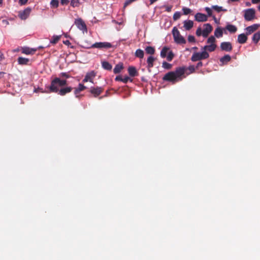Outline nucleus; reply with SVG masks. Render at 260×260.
<instances>
[{
  "instance_id": "obj_34",
  "label": "nucleus",
  "mask_w": 260,
  "mask_h": 260,
  "mask_svg": "<svg viewBox=\"0 0 260 260\" xmlns=\"http://www.w3.org/2000/svg\"><path fill=\"white\" fill-rule=\"evenodd\" d=\"M146 52L150 55H153L155 53V49L154 47L151 46H147L145 48Z\"/></svg>"
},
{
  "instance_id": "obj_58",
  "label": "nucleus",
  "mask_w": 260,
  "mask_h": 260,
  "mask_svg": "<svg viewBox=\"0 0 260 260\" xmlns=\"http://www.w3.org/2000/svg\"><path fill=\"white\" fill-rule=\"evenodd\" d=\"M230 1L231 2H234L238 1L239 0H230Z\"/></svg>"
},
{
  "instance_id": "obj_35",
  "label": "nucleus",
  "mask_w": 260,
  "mask_h": 260,
  "mask_svg": "<svg viewBox=\"0 0 260 260\" xmlns=\"http://www.w3.org/2000/svg\"><path fill=\"white\" fill-rule=\"evenodd\" d=\"M80 5L79 0H71V6L73 7H78Z\"/></svg>"
},
{
  "instance_id": "obj_20",
  "label": "nucleus",
  "mask_w": 260,
  "mask_h": 260,
  "mask_svg": "<svg viewBox=\"0 0 260 260\" xmlns=\"http://www.w3.org/2000/svg\"><path fill=\"white\" fill-rule=\"evenodd\" d=\"M246 34H241L238 36V42L240 44H244L247 40V37Z\"/></svg>"
},
{
  "instance_id": "obj_14",
  "label": "nucleus",
  "mask_w": 260,
  "mask_h": 260,
  "mask_svg": "<svg viewBox=\"0 0 260 260\" xmlns=\"http://www.w3.org/2000/svg\"><path fill=\"white\" fill-rule=\"evenodd\" d=\"M259 25L258 24H254L252 25L249 26L246 28V34L247 35H249L252 32L256 30L259 27Z\"/></svg>"
},
{
  "instance_id": "obj_32",
  "label": "nucleus",
  "mask_w": 260,
  "mask_h": 260,
  "mask_svg": "<svg viewBox=\"0 0 260 260\" xmlns=\"http://www.w3.org/2000/svg\"><path fill=\"white\" fill-rule=\"evenodd\" d=\"M211 8L218 13L221 11L226 12L227 11L226 9H223L222 7L217 5H213Z\"/></svg>"
},
{
  "instance_id": "obj_39",
  "label": "nucleus",
  "mask_w": 260,
  "mask_h": 260,
  "mask_svg": "<svg viewBox=\"0 0 260 260\" xmlns=\"http://www.w3.org/2000/svg\"><path fill=\"white\" fill-rule=\"evenodd\" d=\"M181 13L180 12H176L173 15V19L176 21L180 18Z\"/></svg>"
},
{
  "instance_id": "obj_7",
  "label": "nucleus",
  "mask_w": 260,
  "mask_h": 260,
  "mask_svg": "<svg viewBox=\"0 0 260 260\" xmlns=\"http://www.w3.org/2000/svg\"><path fill=\"white\" fill-rule=\"evenodd\" d=\"M75 24L77 27L81 30L84 31H87V29L85 22L81 18L76 19L75 21Z\"/></svg>"
},
{
  "instance_id": "obj_48",
  "label": "nucleus",
  "mask_w": 260,
  "mask_h": 260,
  "mask_svg": "<svg viewBox=\"0 0 260 260\" xmlns=\"http://www.w3.org/2000/svg\"><path fill=\"white\" fill-rule=\"evenodd\" d=\"M69 0H61L60 3L62 5H67L69 4Z\"/></svg>"
},
{
  "instance_id": "obj_47",
  "label": "nucleus",
  "mask_w": 260,
  "mask_h": 260,
  "mask_svg": "<svg viewBox=\"0 0 260 260\" xmlns=\"http://www.w3.org/2000/svg\"><path fill=\"white\" fill-rule=\"evenodd\" d=\"M27 1L28 0H19V4L20 5H24L27 3Z\"/></svg>"
},
{
  "instance_id": "obj_38",
  "label": "nucleus",
  "mask_w": 260,
  "mask_h": 260,
  "mask_svg": "<svg viewBox=\"0 0 260 260\" xmlns=\"http://www.w3.org/2000/svg\"><path fill=\"white\" fill-rule=\"evenodd\" d=\"M167 59L169 61H171L172 60L174 57V54L172 51H169L168 55L166 56Z\"/></svg>"
},
{
  "instance_id": "obj_57",
  "label": "nucleus",
  "mask_w": 260,
  "mask_h": 260,
  "mask_svg": "<svg viewBox=\"0 0 260 260\" xmlns=\"http://www.w3.org/2000/svg\"><path fill=\"white\" fill-rule=\"evenodd\" d=\"M192 49L193 50H197V49H198V48L197 47H194Z\"/></svg>"
},
{
  "instance_id": "obj_59",
  "label": "nucleus",
  "mask_w": 260,
  "mask_h": 260,
  "mask_svg": "<svg viewBox=\"0 0 260 260\" xmlns=\"http://www.w3.org/2000/svg\"><path fill=\"white\" fill-rule=\"evenodd\" d=\"M213 18L214 20L216 22V17L214 16H213Z\"/></svg>"
},
{
  "instance_id": "obj_13",
  "label": "nucleus",
  "mask_w": 260,
  "mask_h": 260,
  "mask_svg": "<svg viewBox=\"0 0 260 260\" xmlns=\"http://www.w3.org/2000/svg\"><path fill=\"white\" fill-rule=\"evenodd\" d=\"M194 19L198 22H205L208 20L207 16L201 13H197L194 15Z\"/></svg>"
},
{
  "instance_id": "obj_43",
  "label": "nucleus",
  "mask_w": 260,
  "mask_h": 260,
  "mask_svg": "<svg viewBox=\"0 0 260 260\" xmlns=\"http://www.w3.org/2000/svg\"><path fill=\"white\" fill-rule=\"evenodd\" d=\"M196 35L197 36L200 37L201 36H203V30L201 27H198L196 30Z\"/></svg>"
},
{
  "instance_id": "obj_53",
  "label": "nucleus",
  "mask_w": 260,
  "mask_h": 260,
  "mask_svg": "<svg viewBox=\"0 0 260 260\" xmlns=\"http://www.w3.org/2000/svg\"><path fill=\"white\" fill-rule=\"evenodd\" d=\"M251 2L252 4H257L260 3V0H251Z\"/></svg>"
},
{
  "instance_id": "obj_3",
  "label": "nucleus",
  "mask_w": 260,
  "mask_h": 260,
  "mask_svg": "<svg viewBox=\"0 0 260 260\" xmlns=\"http://www.w3.org/2000/svg\"><path fill=\"white\" fill-rule=\"evenodd\" d=\"M202 50V52L193 53L191 57V60L193 62H195L209 58V54L208 52L203 50Z\"/></svg>"
},
{
  "instance_id": "obj_44",
  "label": "nucleus",
  "mask_w": 260,
  "mask_h": 260,
  "mask_svg": "<svg viewBox=\"0 0 260 260\" xmlns=\"http://www.w3.org/2000/svg\"><path fill=\"white\" fill-rule=\"evenodd\" d=\"M188 41L189 42L194 43L196 42V39L194 36L189 35L188 37Z\"/></svg>"
},
{
  "instance_id": "obj_61",
  "label": "nucleus",
  "mask_w": 260,
  "mask_h": 260,
  "mask_svg": "<svg viewBox=\"0 0 260 260\" xmlns=\"http://www.w3.org/2000/svg\"><path fill=\"white\" fill-rule=\"evenodd\" d=\"M258 9L260 11V5L258 7Z\"/></svg>"
},
{
  "instance_id": "obj_26",
  "label": "nucleus",
  "mask_w": 260,
  "mask_h": 260,
  "mask_svg": "<svg viewBox=\"0 0 260 260\" xmlns=\"http://www.w3.org/2000/svg\"><path fill=\"white\" fill-rule=\"evenodd\" d=\"M123 69V66L122 63H119L117 64L113 70V72L115 74L119 73L121 70Z\"/></svg>"
},
{
  "instance_id": "obj_30",
  "label": "nucleus",
  "mask_w": 260,
  "mask_h": 260,
  "mask_svg": "<svg viewBox=\"0 0 260 260\" xmlns=\"http://www.w3.org/2000/svg\"><path fill=\"white\" fill-rule=\"evenodd\" d=\"M252 40L254 43L257 44L258 43L260 40V31L256 32L253 35Z\"/></svg>"
},
{
  "instance_id": "obj_50",
  "label": "nucleus",
  "mask_w": 260,
  "mask_h": 260,
  "mask_svg": "<svg viewBox=\"0 0 260 260\" xmlns=\"http://www.w3.org/2000/svg\"><path fill=\"white\" fill-rule=\"evenodd\" d=\"M173 6H166V11L170 12L171 11Z\"/></svg>"
},
{
  "instance_id": "obj_29",
  "label": "nucleus",
  "mask_w": 260,
  "mask_h": 260,
  "mask_svg": "<svg viewBox=\"0 0 260 260\" xmlns=\"http://www.w3.org/2000/svg\"><path fill=\"white\" fill-rule=\"evenodd\" d=\"M144 51L141 49H138L136 50L135 53V56L140 59H142L144 57Z\"/></svg>"
},
{
  "instance_id": "obj_33",
  "label": "nucleus",
  "mask_w": 260,
  "mask_h": 260,
  "mask_svg": "<svg viewBox=\"0 0 260 260\" xmlns=\"http://www.w3.org/2000/svg\"><path fill=\"white\" fill-rule=\"evenodd\" d=\"M61 35L59 36H55L54 35L51 40H50V43L53 44H56L60 39Z\"/></svg>"
},
{
  "instance_id": "obj_42",
  "label": "nucleus",
  "mask_w": 260,
  "mask_h": 260,
  "mask_svg": "<svg viewBox=\"0 0 260 260\" xmlns=\"http://www.w3.org/2000/svg\"><path fill=\"white\" fill-rule=\"evenodd\" d=\"M206 12L207 13L209 16H212V11L211 8L209 7H206L205 8Z\"/></svg>"
},
{
  "instance_id": "obj_17",
  "label": "nucleus",
  "mask_w": 260,
  "mask_h": 260,
  "mask_svg": "<svg viewBox=\"0 0 260 260\" xmlns=\"http://www.w3.org/2000/svg\"><path fill=\"white\" fill-rule=\"evenodd\" d=\"M87 87L84 86L83 84H81V83H80L79 84V86L77 88H74V94L76 96V97L78 98L79 96H78V94L82 91L84 90V89H85Z\"/></svg>"
},
{
  "instance_id": "obj_51",
  "label": "nucleus",
  "mask_w": 260,
  "mask_h": 260,
  "mask_svg": "<svg viewBox=\"0 0 260 260\" xmlns=\"http://www.w3.org/2000/svg\"><path fill=\"white\" fill-rule=\"evenodd\" d=\"M202 66H203V63H202V62H201V61H199V62L197 63V66H196V68H197V69H198L199 68H200V67H202Z\"/></svg>"
},
{
  "instance_id": "obj_24",
  "label": "nucleus",
  "mask_w": 260,
  "mask_h": 260,
  "mask_svg": "<svg viewBox=\"0 0 260 260\" xmlns=\"http://www.w3.org/2000/svg\"><path fill=\"white\" fill-rule=\"evenodd\" d=\"M225 29L232 34L235 33L237 30V27L235 25L230 24L226 26Z\"/></svg>"
},
{
  "instance_id": "obj_23",
  "label": "nucleus",
  "mask_w": 260,
  "mask_h": 260,
  "mask_svg": "<svg viewBox=\"0 0 260 260\" xmlns=\"http://www.w3.org/2000/svg\"><path fill=\"white\" fill-rule=\"evenodd\" d=\"M18 63L20 65H27L28 64L29 59L27 58L19 57L17 59Z\"/></svg>"
},
{
  "instance_id": "obj_28",
  "label": "nucleus",
  "mask_w": 260,
  "mask_h": 260,
  "mask_svg": "<svg viewBox=\"0 0 260 260\" xmlns=\"http://www.w3.org/2000/svg\"><path fill=\"white\" fill-rule=\"evenodd\" d=\"M102 67L106 70L110 71L112 68V65L108 61H104L102 62Z\"/></svg>"
},
{
  "instance_id": "obj_18",
  "label": "nucleus",
  "mask_w": 260,
  "mask_h": 260,
  "mask_svg": "<svg viewBox=\"0 0 260 260\" xmlns=\"http://www.w3.org/2000/svg\"><path fill=\"white\" fill-rule=\"evenodd\" d=\"M217 47V45L215 44H210L209 45H206L202 48V50L205 51L213 52Z\"/></svg>"
},
{
  "instance_id": "obj_25",
  "label": "nucleus",
  "mask_w": 260,
  "mask_h": 260,
  "mask_svg": "<svg viewBox=\"0 0 260 260\" xmlns=\"http://www.w3.org/2000/svg\"><path fill=\"white\" fill-rule=\"evenodd\" d=\"M231 59V57L230 55H225L224 56L220 58V62L222 63V65L226 64Z\"/></svg>"
},
{
  "instance_id": "obj_37",
  "label": "nucleus",
  "mask_w": 260,
  "mask_h": 260,
  "mask_svg": "<svg viewBox=\"0 0 260 260\" xmlns=\"http://www.w3.org/2000/svg\"><path fill=\"white\" fill-rule=\"evenodd\" d=\"M215 42L216 39L214 36H210L207 41V43L210 44H215Z\"/></svg>"
},
{
  "instance_id": "obj_60",
  "label": "nucleus",
  "mask_w": 260,
  "mask_h": 260,
  "mask_svg": "<svg viewBox=\"0 0 260 260\" xmlns=\"http://www.w3.org/2000/svg\"><path fill=\"white\" fill-rule=\"evenodd\" d=\"M3 4V0H0V5Z\"/></svg>"
},
{
  "instance_id": "obj_55",
  "label": "nucleus",
  "mask_w": 260,
  "mask_h": 260,
  "mask_svg": "<svg viewBox=\"0 0 260 260\" xmlns=\"http://www.w3.org/2000/svg\"><path fill=\"white\" fill-rule=\"evenodd\" d=\"M246 5L247 6H250L251 4L249 2H247L246 3Z\"/></svg>"
},
{
  "instance_id": "obj_54",
  "label": "nucleus",
  "mask_w": 260,
  "mask_h": 260,
  "mask_svg": "<svg viewBox=\"0 0 260 260\" xmlns=\"http://www.w3.org/2000/svg\"><path fill=\"white\" fill-rule=\"evenodd\" d=\"M157 0H150V4H152L157 1Z\"/></svg>"
},
{
  "instance_id": "obj_31",
  "label": "nucleus",
  "mask_w": 260,
  "mask_h": 260,
  "mask_svg": "<svg viewBox=\"0 0 260 260\" xmlns=\"http://www.w3.org/2000/svg\"><path fill=\"white\" fill-rule=\"evenodd\" d=\"M169 50V48L167 47H164L162 48L160 51V56L161 57L164 58L166 57L167 54L168 53Z\"/></svg>"
},
{
  "instance_id": "obj_19",
  "label": "nucleus",
  "mask_w": 260,
  "mask_h": 260,
  "mask_svg": "<svg viewBox=\"0 0 260 260\" xmlns=\"http://www.w3.org/2000/svg\"><path fill=\"white\" fill-rule=\"evenodd\" d=\"M127 71L129 76L131 77H135L138 75V72H137L136 68L135 67H129Z\"/></svg>"
},
{
  "instance_id": "obj_45",
  "label": "nucleus",
  "mask_w": 260,
  "mask_h": 260,
  "mask_svg": "<svg viewBox=\"0 0 260 260\" xmlns=\"http://www.w3.org/2000/svg\"><path fill=\"white\" fill-rule=\"evenodd\" d=\"M59 76L61 77H64L65 78L67 79V78H70V76L69 75V74L67 73H61L59 75Z\"/></svg>"
},
{
  "instance_id": "obj_10",
  "label": "nucleus",
  "mask_w": 260,
  "mask_h": 260,
  "mask_svg": "<svg viewBox=\"0 0 260 260\" xmlns=\"http://www.w3.org/2000/svg\"><path fill=\"white\" fill-rule=\"evenodd\" d=\"M104 91V88L102 87H91L89 92L93 95L94 97H97L100 95Z\"/></svg>"
},
{
  "instance_id": "obj_12",
  "label": "nucleus",
  "mask_w": 260,
  "mask_h": 260,
  "mask_svg": "<svg viewBox=\"0 0 260 260\" xmlns=\"http://www.w3.org/2000/svg\"><path fill=\"white\" fill-rule=\"evenodd\" d=\"M220 48L223 51L230 52L232 51L233 47L232 44L229 42H222L220 44Z\"/></svg>"
},
{
  "instance_id": "obj_52",
  "label": "nucleus",
  "mask_w": 260,
  "mask_h": 260,
  "mask_svg": "<svg viewBox=\"0 0 260 260\" xmlns=\"http://www.w3.org/2000/svg\"><path fill=\"white\" fill-rule=\"evenodd\" d=\"M4 58V54L1 51H0V61H2Z\"/></svg>"
},
{
  "instance_id": "obj_9",
  "label": "nucleus",
  "mask_w": 260,
  "mask_h": 260,
  "mask_svg": "<svg viewBox=\"0 0 260 260\" xmlns=\"http://www.w3.org/2000/svg\"><path fill=\"white\" fill-rule=\"evenodd\" d=\"M96 76V73L94 71H90L86 73L85 78L83 80V82H87L88 81L93 83L94 78Z\"/></svg>"
},
{
  "instance_id": "obj_6",
  "label": "nucleus",
  "mask_w": 260,
  "mask_h": 260,
  "mask_svg": "<svg viewBox=\"0 0 260 260\" xmlns=\"http://www.w3.org/2000/svg\"><path fill=\"white\" fill-rule=\"evenodd\" d=\"M112 45L109 42H96L92 44L90 48H96L99 49L110 48L112 47Z\"/></svg>"
},
{
  "instance_id": "obj_36",
  "label": "nucleus",
  "mask_w": 260,
  "mask_h": 260,
  "mask_svg": "<svg viewBox=\"0 0 260 260\" xmlns=\"http://www.w3.org/2000/svg\"><path fill=\"white\" fill-rule=\"evenodd\" d=\"M50 5L52 7H53L54 8H57L59 5L58 0H51L50 2Z\"/></svg>"
},
{
  "instance_id": "obj_11",
  "label": "nucleus",
  "mask_w": 260,
  "mask_h": 260,
  "mask_svg": "<svg viewBox=\"0 0 260 260\" xmlns=\"http://www.w3.org/2000/svg\"><path fill=\"white\" fill-rule=\"evenodd\" d=\"M204 26L205 28L203 30V37L206 38L212 31L213 27L210 23L204 24Z\"/></svg>"
},
{
  "instance_id": "obj_2",
  "label": "nucleus",
  "mask_w": 260,
  "mask_h": 260,
  "mask_svg": "<svg viewBox=\"0 0 260 260\" xmlns=\"http://www.w3.org/2000/svg\"><path fill=\"white\" fill-rule=\"evenodd\" d=\"M185 69L184 67L177 68L175 71H172L166 74L162 78V80L166 81L175 83L182 79V76L184 75Z\"/></svg>"
},
{
  "instance_id": "obj_21",
  "label": "nucleus",
  "mask_w": 260,
  "mask_h": 260,
  "mask_svg": "<svg viewBox=\"0 0 260 260\" xmlns=\"http://www.w3.org/2000/svg\"><path fill=\"white\" fill-rule=\"evenodd\" d=\"M155 58L152 56H149L147 59V68L150 70L154 66V61L155 60Z\"/></svg>"
},
{
  "instance_id": "obj_16",
  "label": "nucleus",
  "mask_w": 260,
  "mask_h": 260,
  "mask_svg": "<svg viewBox=\"0 0 260 260\" xmlns=\"http://www.w3.org/2000/svg\"><path fill=\"white\" fill-rule=\"evenodd\" d=\"M193 22L190 20H187L183 21V27L186 30H189L192 28Z\"/></svg>"
},
{
  "instance_id": "obj_8",
  "label": "nucleus",
  "mask_w": 260,
  "mask_h": 260,
  "mask_svg": "<svg viewBox=\"0 0 260 260\" xmlns=\"http://www.w3.org/2000/svg\"><path fill=\"white\" fill-rule=\"evenodd\" d=\"M31 11V8L28 7L25 9L23 11H19L18 16L21 19L25 20L30 15Z\"/></svg>"
},
{
  "instance_id": "obj_41",
  "label": "nucleus",
  "mask_w": 260,
  "mask_h": 260,
  "mask_svg": "<svg viewBox=\"0 0 260 260\" xmlns=\"http://www.w3.org/2000/svg\"><path fill=\"white\" fill-rule=\"evenodd\" d=\"M182 11L184 15H188L191 12V9L188 8L184 7L182 8Z\"/></svg>"
},
{
  "instance_id": "obj_1",
  "label": "nucleus",
  "mask_w": 260,
  "mask_h": 260,
  "mask_svg": "<svg viewBox=\"0 0 260 260\" xmlns=\"http://www.w3.org/2000/svg\"><path fill=\"white\" fill-rule=\"evenodd\" d=\"M67 85L66 79H61L60 78L55 77L51 82L49 86L48 92L57 93L61 96H64L66 94L71 92L73 88L71 86L64 87Z\"/></svg>"
},
{
  "instance_id": "obj_4",
  "label": "nucleus",
  "mask_w": 260,
  "mask_h": 260,
  "mask_svg": "<svg viewBox=\"0 0 260 260\" xmlns=\"http://www.w3.org/2000/svg\"><path fill=\"white\" fill-rule=\"evenodd\" d=\"M172 34L176 43L185 44L186 43L185 39L180 35L179 31L176 27L173 28Z\"/></svg>"
},
{
  "instance_id": "obj_22",
  "label": "nucleus",
  "mask_w": 260,
  "mask_h": 260,
  "mask_svg": "<svg viewBox=\"0 0 260 260\" xmlns=\"http://www.w3.org/2000/svg\"><path fill=\"white\" fill-rule=\"evenodd\" d=\"M116 81H121L124 83H126L128 81H132V80L128 76L122 78L121 76H117L115 79Z\"/></svg>"
},
{
  "instance_id": "obj_27",
  "label": "nucleus",
  "mask_w": 260,
  "mask_h": 260,
  "mask_svg": "<svg viewBox=\"0 0 260 260\" xmlns=\"http://www.w3.org/2000/svg\"><path fill=\"white\" fill-rule=\"evenodd\" d=\"M214 36L217 38L222 37L223 36L222 29L220 27H217L214 31Z\"/></svg>"
},
{
  "instance_id": "obj_5",
  "label": "nucleus",
  "mask_w": 260,
  "mask_h": 260,
  "mask_svg": "<svg viewBox=\"0 0 260 260\" xmlns=\"http://www.w3.org/2000/svg\"><path fill=\"white\" fill-rule=\"evenodd\" d=\"M244 17L246 21H250L255 17V10L253 8L245 9L243 11Z\"/></svg>"
},
{
  "instance_id": "obj_56",
  "label": "nucleus",
  "mask_w": 260,
  "mask_h": 260,
  "mask_svg": "<svg viewBox=\"0 0 260 260\" xmlns=\"http://www.w3.org/2000/svg\"><path fill=\"white\" fill-rule=\"evenodd\" d=\"M64 43L65 44H67L70 43V42H69V41H68V40H67V41H66V42H64Z\"/></svg>"
},
{
  "instance_id": "obj_46",
  "label": "nucleus",
  "mask_w": 260,
  "mask_h": 260,
  "mask_svg": "<svg viewBox=\"0 0 260 260\" xmlns=\"http://www.w3.org/2000/svg\"><path fill=\"white\" fill-rule=\"evenodd\" d=\"M134 0H126L124 4V8H125L128 5L131 4Z\"/></svg>"
},
{
  "instance_id": "obj_49",
  "label": "nucleus",
  "mask_w": 260,
  "mask_h": 260,
  "mask_svg": "<svg viewBox=\"0 0 260 260\" xmlns=\"http://www.w3.org/2000/svg\"><path fill=\"white\" fill-rule=\"evenodd\" d=\"M188 69L191 73H193L195 71V68L194 66H190Z\"/></svg>"
},
{
  "instance_id": "obj_40",
  "label": "nucleus",
  "mask_w": 260,
  "mask_h": 260,
  "mask_svg": "<svg viewBox=\"0 0 260 260\" xmlns=\"http://www.w3.org/2000/svg\"><path fill=\"white\" fill-rule=\"evenodd\" d=\"M162 67L166 69H170L172 68V64L170 63H169L166 61H164L162 62Z\"/></svg>"
},
{
  "instance_id": "obj_15",
  "label": "nucleus",
  "mask_w": 260,
  "mask_h": 260,
  "mask_svg": "<svg viewBox=\"0 0 260 260\" xmlns=\"http://www.w3.org/2000/svg\"><path fill=\"white\" fill-rule=\"evenodd\" d=\"M37 50V49L30 48L29 47H25L22 48V53L26 55L34 54Z\"/></svg>"
}]
</instances>
